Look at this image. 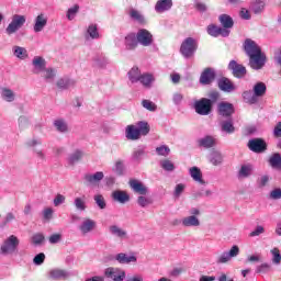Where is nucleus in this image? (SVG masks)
Segmentation results:
<instances>
[{
    "instance_id": "33",
    "label": "nucleus",
    "mask_w": 281,
    "mask_h": 281,
    "mask_svg": "<svg viewBox=\"0 0 281 281\" xmlns=\"http://www.w3.org/2000/svg\"><path fill=\"white\" fill-rule=\"evenodd\" d=\"M252 171H254V167H251V165H244L239 169L238 176L241 179H247V177H251Z\"/></svg>"
},
{
    "instance_id": "5",
    "label": "nucleus",
    "mask_w": 281,
    "mask_h": 281,
    "mask_svg": "<svg viewBox=\"0 0 281 281\" xmlns=\"http://www.w3.org/2000/svg\"><path fill=\"white\" fill-rule=\"evenodd\" d=\"M23 25H25V15L14 14L11 23L7 26L5 32L9 36H12V34H16Z\"/></svg>"
},
{
    "instance_id": "12",
    "label": "nucleus",
    "mask_w": 281,
    "mask_h": 281,
    "mask_svg": "<svg viewBox=\"0 0 281 281\" xmlns=\"http://www.w3.org/2000/svg\"><path fill=\"white\" fill-rule=\"evenodd\" d=\"M206 32L210 36H213L214 38H217V36H229V30L220 27L215 24H210L206 27Z\"/></svg>"
},
{
    "instance_id": "30",
    "label": "nucleus",
    "mask_w": 281,
    "mask_h": 281,
    "mask_svg": "<svg viewBox=\"0 0 281 281\" xmlns=\"http://www.w3.org/2000/svg\"><path fill=\"white\" fill-rule=\"evenodd\" d=\"M138 82H142L147 89H150V85L155 82V77L150 74H143L140 78H138Z\"/></svg>"
},
{
    "instance_id": "56",
    "label": "nucleus",
    "mask_w": 281,
    "mask_h": 281,
    "mask_svg": "<svg viewBox=\"0 0 281 281\" xmlns=\"http://www.w3.org/2000/svg\"><path fill=\"white\" fill-rule=\"evenodd\" d=\"M55 126L59 133H67V124L63 121H55Z\"/></svg>"
},
{
    "instance_id": "46",
    "label": "nucleus",
    "mask_w": 281,
    "mask_h": 281,
    "mask_svg": "<svg viewBox=\"0 0 281 281\" xmlns=\"http://www.w3.org/2000/svg\"><path fill=\"white\" fill-rule=\"evenodd\" d=\"M156 153L160 157H168V155H170V147L162 145V146L156 148Z\"/></svg>"
},
{
    "instance_id": "48",
    "label": "nucleus",
    "mask_w": 281,
    "mask_h": 281,
    "mask_svg": "<svg viewBox=\"0 0 281 281\" xmlns=\"http://www.w3.org/2000/svg\"><path fill=\"white\" fill-rule=\"evenodd\" d=\"M137 203L140 207H147V205H151L153 204V200L144 196V195H140L138 196L137 199Z\"/></svg>"
},
{
    "instance_id": "43",
    "label": "nucleus",
    "mask_w": 281,
    "mask_h": 281,
    "mask_svg": "<svg viewBox=\"0 0 281 281\" xmlns=\"http://www.w3.org/2000/svg\"><path fill=\"white\" fill-rule=\"evenodd\" d=\"M270 254H272V263L273 265H280L281 262V255L279 248H272L270 250Z\"/></svg>"
},
{
    "instance_id": "60",
    "label": "nucleus",
    "mask_w": 281,
    "mask_h": 281,
    "mask_svg": "<svg viewBox=\"0 0 281 281\" xmlns=\"http://www.w3.org/2000/svg\"><path fill=\"white\" fill-rule=\"evenodd\" d=\"M34 265H43L45 262V254L40 252L33 259Z\"/></svg>"
},
{
    "instance_id": "10",
    "label": "nucleus",
    "mask_w": 281,
    "mask_h": 281,
    "mask_svg": "<svg viewBox=\"0 0 281 281\" xmlns=\"http://www.w3.org/2000/svg\"><path fill=\"white\" fill-rule=\"evenodd\" d=\"M104 273L106 278H110L113 281H124V278H126V272L117 268H108Z\"/></svg>"
},
{
    "instance_id": "28",
    "label": "nucleus",
    "mask_w": 281,
    "mask_h": 281,
    "mask_svg": "<svg viewBox=\"0 0 281 281\" xmlns=\"http://www.w3.org/2000/svg\"><path fill=\"white\" fill-rule=\"evenodd\" d=\"M269 164H270L271 168H276V170H281V155H280V153L273 154L269 158Z\"/></svg>"
},
{
    "instance_id": "8",
    "label": "nucleus",
    "mask_w": 281,
    "mask_h": 281,
    "mask_svg": "<svg viewBox=\"0 0 281 281\" xmlns=\"http://www.w3.org/2000/svg\"><path fill=\"white\" fill-rule=\"evenodd\" d=\"M228 69L232 71L234 78H245L247 76V68L243 64H238L236 60H231Z\"/></svg>"
},
{
    "instance_id": "27",
    "label": "nucleus",
    "mask_w": 281,
    "mask_h": 281,
    "mask_svg": "<svg viewBox=\"0 0 281 281\" xmlns=\"http://www.w3.org/2000/svg\"><path fill=\"white\" fill-rule=\"evenodd\" d=\"M252 91L257 98H262L267 93V85L265 82H258L254 86Z\"/></svg>"
},
{
    "instance_id": "41",
    "label": "nucleus",
    "mask_w": 281,
    "mask_h": 281,
    "mask_svg": "<svg viewBox=\"0 0 281 281\" xmlns=\"http://www.w3.org/2000/svg\"><path fill=\"white\" fill-rule=\"evenodd\" d=\"M14 56H16V58H21V60H25V58H27V49L24 47L15 46Z\"/></svg>"
},
{
    "instance_id": "13",
    "label": "nucleus",
    "mask_w": 281,
    "mask_h": 281,
    "mask_svg": "<svg viewBox=\"0 0 281 281\" xmlns=\"http://www.w3.org/2000/svg\"><path fill=\"white\" fill-rule=\"evenodd\" d=\"M216 79V72L212 68H205L200 76L201 85H212V81Z\"/></svg>"
},
{
    "instance_id": "19",
    "label": "nucleus",
    "mask_w": 281,
    "mask_h": 281,
    "mask_svg": "<svg viewBox=\"0 0 281 281\" xmlns=\"http://www.w3.org/2000/svg\"><path fill=\"white\" fill-rule=\"evenodd\" d=\"M95 227H97L95 221L91 218H86L79 226V229L82 234H89V232H93Z\"/></svg>"
},
{
    "instance_id": "23",
    "label": "nucleus",
    "mask_w": 281,
    "mask_h": 281,
    "mask_svg": "<svg viewBox=\"0 0 281 281\" xmlns=\"http://www.w3.org/2000/svg\"><path fill=\"white\" fill-rule=\"evenodd\" d=\"M190 175L192 179H194L198 183H201V186H204L205 180H203V173L201 172V169H199V167H192L190 169Z\"/></svg>"
},
{
    "instance_id": "24",
    "label": "nucleus",
    "mask_w": 281,
    "mask_h": 281,
    "mask_svg": "<svg viewBox=\"0 0 281 281\" xmlns=\"http://www.w3.org/2000/svg\"><path fill=\"white\" fill-rule=\"evenodd\" d=\"M182 225L184 227H199V225H201V222L196 218L195 215H191L182 220Z\"/></svg>"
},
{
    "instance_id": "57",
    "label": "nucleus",
    "mask_w": 281,
    "mask_h": 281,
    "mask_svg": "<svg viewBox=\"0 0 281 281\" xmlns=\"http://www.w3.org/2000/svg\"><path fill=\"white\" fill-rule=\"evenodd\" d=\"M271 271V266L269 263H262L257 267V273H269Z\"/></svg>"
},
{
    "instance_id": "63",
    "label": "nucleus",
    "mask_w": 281,
    "mask_h": 281,
    "mask_svg": "<svg viewBox=\"0 0 281 281\" xmlns=\"http://www.w3.org/2000/svg\"><path fill=\"white\" fill-rule=\"evenodd\" d=\"M58 89H69V80L66 79H59L57 81Z\"/></svg>"
},
{
    "instance_id": "45",
    "label": "nucleus",
    "mask_w": 281,
    "mask_h": 281,
    "mask_svg": "<svg viewBox=\"0 0 281 281\" xmlns=\"http://www.w3.org/2000/svg\"><path fill=\"white\" fill-rule=\"evenodd\" d=\"M94 201H95L98 207H100V210L106 209V201L104 200V196L102 194L94 195Z\"/></svg>"
},
{
    "instance_id": "4",
    "label": "nucleus",
    "mask_w": 281,
    "mask_h": 281,
    "mask_svg": "<svg viewBox=\"0 0 281 281\" xmlns=\"http://www.w3.org/2000/svg\"><path fill=\"white\" fill-rule=\"evenodd\" d=\"M18 247H19V238L16 236H14V235H11L1 245L0 254L2 256H8V254H14V251H16Z\"/></svg>"
},
{
    "instance_id": "1",
    "label": "nucleus",
    "mask_w": 281,
    "mask_h": 281,
    "mask_svg": "<svg viewBox=\"0 0 281 281\" xmlns=\"http://www.w3.org/2000/svg\"><path fill=\"white\" fill-rule=\"evenodd\" d=\"M244 52L249 57V67L251 69H262L267 63V55L262 53V48L251 38L244 42Z\"/></svg>"
},
{
    "instance_id": "59",
    "label": "nucleus",
    "mask_w": 281,
    "mask_h": 281,
    "mask_svg": "<svg viewBox=\"0 0 281 281\" xmlns=\"http://www.w3.org/2000/svg\"><path fill=\"white\" fill-rule=\"evenodd\" d=\"M66 198L65 195L58 193L55 199H54V205L55 207H58V205H63V203H65Z\"/></svg>"
},
{
    "instance_id": "35",
    "label": "nucleus",
    "mask_w": 281,
    "mask_h": 281,
    "mask_svg": "<svg viewBox=\"0 0 281 281\" xmlns=\"http://www.w3.org/2000/svg\"><path fill=\"white\" fill-rule=\"evenodd\" d=\"M142 77V72L139 71L138 67H133L128 71V79L131 82H139V78Z\"/></svg>"
},
{
    "instance_id": "50",
    "label": "nucleus",
    "mask_w": 281,
    "mask_h": 281,
    "mask_svg": "<svg viewBox=\"0 0 281 281\" xmlns=\"http://www.w3.org/2000/svg\"><path fill=\"white\" fill-rule=\"evenodd\" d=\"M88 34H89V36H91L92 38H100V33H98V25L91 24V25L88 27Z\"/></svg>"
},
{
    "instance_id": "61",
    "label": "nucleus",
    "mask_w": 281,
    "mask_h": 281,
    "mask_svg": "<svg viewBox=\"0 0 281 281\" xmlns=\"http://www.w3.org/2000/svg\"><path fill=\"white\" fill-rule=\"evenodd\" d=\"M183 190H186V184L183 183L177 184L175 189V196L177 198L181 196V194H183Z\"/></svg>"
},
{
    "instance_id": "37",
    "label": "nucleus",
    "mask_w": 281,
    "mask_h": 281,
    "mask_svg": "<svg viewBox=\"0 0 281 281\" xmlns=\"http://www.w3.org/2000/svg\"><path fill=\"white\" fill-rule=\"evenodd\" d=\"M222 126V131H224V133H234V131H236V128L234 127V122H232V119H229L228 121H223L221 123Z\"/></svg>"
},
{
    "instance_id": "7",
    "label": "nucleus",
    "mask_w": 281,
    "mask_h": 281,
    "mask_svg": "<svg viewBox=\"0 0 281 281\" xmlns=\"http://www.w3.org/2000/svg\"><path fill=\"white\" fill-rule=\"evenodd\" d=\"M136 38H138V44L143 47H150L154 43L153 33L146 29H140L136 33Z\"/></svg>"
},
{
    "instance_id": "64",
    "label": "nucleus",
    "mask_w": 281,
    "mask_h": 281,
    "mask_svg": "<svg viewBox=\"0 0 281 281\" xmlns=\"http://www.w3.org/2000/svg\"><path fill=\"white\" fill-rule=\"evenodd\" d=\"M270 199H274V200L281 199V189L272 190L270 193Z\"/></svg>"
},
{
    "instance_id": "26",
    "label": "nucleus",
    "mask_w": 281,
    "mask_h": 281,
    "mask_svg": "<svg viewBox=\"0 0 281 281\" xmlns=\"http://www.w3.org/2000/svg\"><path fill=\"white\" fill-rule=\"evenodd\" d=\"M67 276V271L60 269H54L49 272L50 280H65Z\"/></svg>"
},
{
    "instance_id": "51",
    "label": "nucleus",
    "mask_w": 281,
    "mask_h": 281,
    "mask_svg": "<svg viewBox=\"0 0 281 281\" xmlns=\"http://www.w3.org/2000/svg\"><path fill=\"white\" fill-rule=\"evenodd\" d=\"M218 98H221V93H218V91L212 90L211 92H209V100L211 101V104L213 106L214 104H216V102H218Z\"/></svg>"
},
{
    "instance_id": "62",
    "label": "nucleus",
    "mask_w": 281,
    "mask_h": 281,
    "mask_svg": "<svg viewBox=\"0 0 281 281\" xmlns=\"http://www.w3.org/2000/svg\"><path fill=\"white\" fill-rule=\"evenodd\" d=\"M260 234H265V227L262 226H257L255 231H252L249 236L250 238H254L256 236H260Z\"/></svg>"
},
{
    "instance_id": "25",
    "label": "nucleus",
    "mask_w": 281,
    "mask_h": 281,
    "mask_svg": "<svg viewBox=\"0 0 281 281\" xmlns=\"http://www.w3.org/2000/svg\"><path fill=\"white\" fill-rule=\"evenodd\" d=\"M116 260L121 265H128L130 262H137V257L136 256H126V254L121 252L116 255Z\"/></svg>"
},
{
    "instance_id": "29",
    "label": "nucleus",
    "mask_w": 281,
    "mask_h": 281,
    "mask_svg": "<svg viewBox=\"0 0 281 281\" xmlns=\"http://www.w3.org/2000/svg\"><path fill=\"white\" fill-rule=\"evenodd\" d=\"M136 128L138 130L139 135H148L150 133V125L146 121H139L136 123Z\"/></svg>"
},
{
    "instance_id": "18",
    "label": "nucleus",
    "mask_w": 281,
    "mask_h": 281,
    "mask_svg": "<svg viewBox=\"0 0 281 281\" xmlns=\"http://www.w3.org/2000/svg\"><path fill=\"white\" fill-rule=\"evenodd\" d=\"M126 138L131 139L132 142H135L142 137V134H139V130H137V125H127L126 127Z\"/></svg>"
},
{
    "instance_id": "58",
    "label": "nucleus",
    "mask_w": 281,
    "mask_h": 281,
    "mask_svg": "<svg viewBox=\"0 0 281 281\" xmlns=\"http://www.w3.org/2000/svg\"><path fill=\"white\" fill-rule=\"evenodd\" d=\"M114 172H116V175H124V164H122V161H116L114 168H113Z\"/></svg>"
},
{
    "instance_id": "54",
    "label": "nucleus",
    "mask_w": 281,
    "mask_h": 281,
    "mask_svg": "<svg viewBox=\"0 0 281 281\" xmlns=\"http://www.w3.org/2000/svg\"><path fill=\"white\" fill-rule=\"evenodd\" d=\"M45 240V235L41 233H36L32 236V243L33 245H42V243Z\"/></svg>"
},
{
    "instance_id": "16",
    "label": "nucleus",
    "mask_w": 281,
    "mask_h": 281,
    "mask_svg": "<svg viewBox=\"0 0 281 281\" xmlns=\"http://www.w3.org/2000/svg\"><path fill=\"white\" fill-rule=\"evenodd\" d=\"M217 87L221 89V91H225L226 93H229L236 89L234 82L226 77H222L217 80Z\"/></svg>"
},
{
    "instance_id": "11",
    "label": "nucleus",
    "mask_w": 281,
    "mask_h": 281,
    "mask_svg": "<svg viewBox=\"0 0 281 281\" xmlns=\"http://www.w3.org/2000/svg\"><path fill=\"white\" fill-rule=\"evenodd\" d=\"M124 45H125V49H127L128 52H133V50L137 49V47L139 45V41L137 38V34H135L133 32L128 33L125 36Z\"/></svg>"
},
{
    "instance_id": "31",
    "label": "nucleus",
    "mask_w": 281,
    "mask_h": 281,
    "mask_svg": "<svg viewBox=\"0 0 281 281\" xmlns=\"http://www.w3.org/2000/svg\"><path fill=\"white\" fill-rule=\"evenodd\" d=\"M215 145H216V139H214V137L212 136H206L199 140V146H202L203 148H212Z\"/></svg>"
},
{
    "instance_id": "22",
    "label": "nucleus",
    "mask_w": 281,
    "mask_h": 281,
    "mask_svg": "<svg viewBox=\"0 0 281 281\" xmlns=\"http://www.w3.org/2000/svg\"><path fill=\"white\" fill-rule=\"evenodd\" d=\"M218 21L221 25H223V30H231V27H234V20L227 14L220 15Z\"/></svg>"
},
{
    "instance_id": "55",
    "label": "nucleus",
    "mask_w": 281,
    "mask_h": 281,
    "mask_svg": "<svg viewBox=\"0 0 281 281\" xmlns=\"http://www.w3.org/2000/svg\"><path fill=\"white\" fill-rule=\"evenodd\" d=\"M56 77V71L52 68L44 69V76L45 80H52V78Z\"/></svg>"
},
{
    "instance_id": "2",
    "label": "nucleus",
    "mask_w": 281,
    "mask_h": 281,
    "mask_svg": "<svg viewBox=\"0 0 281 281\" xmlns=\"http://www.w3.org/2000/svg\"><path fill=\"white\" fill-rule=\"evenodd\" d=\"M198 48L199 44L196 43V40L187 37L180 46V54H182L184 58H192Z\"/></svg>"
},
{
    "instance_id": "32",
    "label": "nucleus",
    "mask_w": 281,
    "mask_h": 281,
    "mask_svg": "<svg viewBox=\"0 0 281 281\" xmlns=\"http://www.w3.org/2000/svg\"><path fill=\"white\" fill-rule=\"evenodd\" d=\"M210 161L213 166H221V164H223V155L214 150L210 155Z\"/></svg>"
},
{
    "instance_id": "34",
    "label": "nucleus",
    "mask_w": 281,
    "mask_h": 281,
    "mask_svg": "<svg viewBox=\"0 0 281 281\" xmlns=\"http://www.w3.org/2000/svg\"><path fill=\"white\" fill-rule=\"evenodd\" d=\"M243 98L247 104H256V102H258V98L251 90L244 91Z\"/></svg>"
},
{
    "instance_id": "3",
    "label": "nucleus",
    "mask_w": 281,
    "mask_h": 281,
    "mask_svg": "<svg viewBox=\"0 0 281 281\" xmlns=\"http://www.w3.org/2000/svg\"><path fill=\"white\" fill-rule=\"evenodd\" d=\"M213 106L212 101L207 98H202L194 102V110L198 115H210Z\"/></svg>"
},
{
    "instance_id": "9",
    "label": "nucleus",
    "mask_w": 281,
    "mask_h": 281,
    "mask_svg": "<svg viewBox=\"0 0 281 281\" xmlns=\"http://www.w3.org/2000/svg\"><path fill=\"white\" fill-rule=\"evenodd\" d=\"M128 186L133 192L140 194V196H146V194H148V188L137 179L130 180Z\"/></svg>"
},
{
    "instance_id": "36",
    "label": "nucleus",
    "mask_w": 281,
    "mask_h": 281,
    "mask_svg": "<svg viewBox=\"0 0 281 281\" xmlns=\"http://www.w3.org/2000/svg\"><path fill=\"white\" fill-rule=\"evenodd\" d=\"M110 232L113 236H117V238H126V231L120 228L117 225L110 226Z\"/></svg>"
},
{
    "instance_id": "21",
    "label": "nucleus",
    "mask_w": 281,
    "mask_h": 281,
    "mask_svg": "<svg viewBox=\"0 0 281 281\" xmlns=\"http://www.w3.org/2000/svg\"><path fill=\"white\" fill-rule=\"evenodd\" d=\"M45 25H47V19L45 14L41 13L35 19L34 32H43Z\"/></svg>"
},
{
    "instance_id": "49",
    "label": "nucleus",
    "mask_w": 281,
    "mask_h": 281,
    "mask_svg": "<svg viewBox=\"0 0 281 281\" xmlns=\"http://www.w3.org/2000/svg\"><path fill=\"white\" fill-rule=\"evenodd\" d=\"M82 159V151L77 150L75 151L70 158H69V162L71 164V166H74V164H78V161H80Z\"/></svg>"
},
{
    "instance_id": "52",
    "label": "nucleus",
    "mask_w": 281,
    "mask_h": 281,
    "mask_svg": "<svg viewBox=\"0 0 281 281\" xmlns=\"http://www.w3.org/2000/svg\"><path fill=\"white\" fill-rule=\"evenodd\" d=\"M161 168L164 170H167L168 172H172V170H175V164H172V161L165 159L161 161Z\"/></svg>"
},
{
    "instance_id": "53",
    "label": "nucleus",
    "mask_w": 281,
    "mask_h": 281,
    "mask_svg": "<svg viewBox=\"0 0 281 281\" xmlns=\"http://www.w3.org/2000/svg\"><path fill=\"white\" fill-rule=\"evenodd\" d=\"M232 260V257L228 255V252H223L217 257V265H225L226 262H229Z\"/></svg>"
},
{
    "instance_id": "14",
    "label": "nucleus",
    "mask_w": 281,
    "mask_h": 281,
    "mask_svg": "<svg viewBox=\"0 0 281 281\" xmlns=\"http://www.w3.org/2000/svg\"><path fill=\"white\" fill-rule=\"evenodd\" d=\"M83 179L89 186H98L102 181V179H104V172L99 171L94 175L86 173L83 176Z\"/></svg>"
},
{
    "instance_id": "42",
    "label": "nucleus",
    "mask_w": 281,
    "mask_h": 281,
    "mask_svg": "<svg viewBox=\"0 0 281 281\" xmlns=\"http://www.w3.org/2000/svg\"><path fill=\"white\" fill-rule=\"evenodd\" d=\"M1 93L7 102H14V92L11 89L3 88Z\"/></svg>"
},
{
    "instance_id": "20",
    "label": "nucleus",
    "mask_w": 281,
    "mask_h": 281,
    "mask_svg": "<svg viewBox=\"0 0 281 281\" xmlns=\"http://www.w3.org/2000/svg\"><path fill=\"white\" fill-rule=\"evenodd\" d=\"M172 8V0H158L155 10L158 13L168 12Z\"/></svg>"
},
{
    "instance_id": "40",
    "label": "nucleus",
    "mask_w": 281,
    "mask_h": 281,
    "mask_svg": "<svg viewBox=\"0 0 281 281\" xmlns=\"http://www.w3.org/2000/svg\"><path fill=\"white\" fill-rule=\"evenodd\" d=\"M78 12H80V5H78V4H75L74 7L68 9L67 14H66L68 21H74V19H76V14H78Z\"/></svg>"
},
{
    "instance_id": "6",
    "label": "nucleus",
    "mask_w": 281,
    "mask_h": 281,
    "mask_svg": "<svg viewBox=\"0 0 281 281\" xmlns=\"http://www.w3.org/2000/svg\"><path fill=\"white\" fill-rule=\"evenodd\" d=\"M247 146L251 153H256L257 155L267 153V142L263 138H252L248 140Z\"/></svg>"
},
{
    "instance_id": "15",
    "label": "nucleus",
    "mask_w": 281,
    "mask_h": 281,
    "mask_svg": "<svg viewBox=\"0 0 281 281\" xmlns=\"http://www.w3.org/2000/svg\"><path fill=\"white\" fill-rule=\"evenodd\" d=\"M218 114L222 117H232V115H234V104L221 102L218 104Z\"/></svg>"
},
{
    "instance_id": "39",
    "label": "nucleus",
    "mask_w": 281,
    "mask_h": 281,
    "mask_svg": "<svg viewBox=\"0 0 281 281\" xmlns=\"http://www.w3.org/2000/svg\"><path fill=\"white\" fill-rule=\"evenodd\" d=\"M33 65L38 69L40 71H45L46 61L43 57H34Z\"/></svg>"
},
{
    "instance_id": "47",
    "label": "nucleus",
    "mask_w": 281,
    "mask_h": 281,
    "mask_svg": "<svg viewBox=\"0 0 281 281\" xmlns=\"http://www.w3.org/2000/svg\"><path fill=\"white\" fill-rule=\"evenodd\" d=\"M75 207L85 212L87 210V205L85 204V196L83 198H76L75 199Z\"/></svg>"
},
{
    "instance_id": "17",
    "label": "nucleus",
    "mask_w": 281,
    "mask_h": 281,
    "mask_svg": "<svg viewBox=\"0 0 281 281\" xmlns=\"http://www.w3.org/2000/svg\"><path fill=\"white\" fill-rule=\"evenodd\" d=\"M113 201H116V203H121L124 205L125 203H128L131 201V195L126 191L116 190L112 193Z\"/></svg>"
},
{
    "instance_id": "44",
    "label": "nucleus",
    "mask_w": 281,
    "mask_h": 281,
    "mask_svg": "<svg viewBox=\"0 0 281 281\" xmlns=\"http://www.w3.org/2000/svg\"><path fill=\"white\" fill-rule=\"evenodd\" d=\"M142 106L147 111H157V104H155L153 101L147 99H144L142 101Z\"/></svg>"
},
{
    "instance_id": "38",
    "label": "nucleus",
    "mask_w": 281,
    "mask_h": 281,
    "mask_svg": "<svg viewBox=\"0 0 281 281\" xmlns=\"http://www.w3.org/2000/svg\"><path fill=\"white\" fill-rule=\"evenodd\" d=\"M130 16H131V19H134V21H137L142 25H144V23H146V19H144V15H142V13H139V11H137L135 9H132L130 11Z\"/></svg>"
}]
</instances>
